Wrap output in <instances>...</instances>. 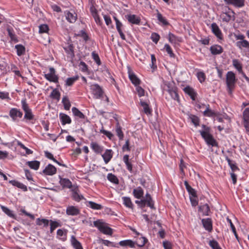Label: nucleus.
<instances>
[{
    "instance_id": "1",
    "label": "nucleus",
    "mask_w": 249,
    "mask_h": 249,
    "mask_svg": "<svg viewBox=\"0 0 249 249\" xmlns=\"http://www.w3.org/2000/svg\"><path fill=\"white\" fill-rule=\"evenodd\" d=\"M201 127L202 129L199 130V132L206 143L213 147H218V142L211 133V128L205 124H202Z\"/></svg>"
},
{
    "instance_id": "2",
    "label": "nucleus",
    "mask_w": 249,
    "mask_h": 249,
    "mask_svg": "<svg viewBox=\"0 0 249 249\" xmlns=\"http://www.w3.org/2000/svg\"><path fill=\"white\" fill-rule=\"evenodd\" d=\"M21 108L24 112V119L29 121L33 120L34 119L35 116L33 113L32 109L27 103L26 98L21 100Z\"/></svg>"
},
{
    "instance_id": "3",
    "label": "nucleus",
    "mask_w": 249,
    "mask_h": 249,
    "mask_svg": "<svg viewBox=\"0 0 249 249\" xmlns=\"http://www.w3.org/2000/svg\"><path fill=\"white\" fill-rule=\"evenodd\" d=\"M237 79H236L235 73L229 71L226 74V85L229 92H231L234 89Z\"/></svg>"
},
{
    "instance_id": "4",
    "label": "nucleus",
    "mask_w": 249,
    "mask_h": 249,
    "mask_svg": "<svg viewBox=\"0 0 249 249\" xmlns=\"http://www.w3.org/2000/svg\"><path fill=\"white\" fill-rule=\"evenodd\" d=\"M93 224L103 233L107 235L112 234V229L109 228L107 223L102 222L100 220L94 221Z\"/></svg>"
},
{
    "instance_id": "5",
    "label": "nucleus",
    "mask_w": 249,
    "mask_h": 249,
    "mask_svg": "<svg viewBox=\"0 0 249 249\" xmlns=\"http://www.w3.org/2000/svg\"><path fill=\"white\" fill-rule=\"evenodd\" d=\"M90 89L92 94L95 99H100L102 97L104 92L101 87L97 84H92Z\"/></svg>"
},
{
    "instance_id": "6",
    "label": "nucleus",
    "mask_w": 249,
    "mask_h": 249,
    "mask_svg": "<svg viewBox=\"0 0 249 249\" xmlns=\"http://www.w3.org/2000/svg\"><path fill=\"white\" fill-rule=\"evenodd\" d=\"M9 115L13 121L17 122L22 117L23 113L20 109L13 107L10 109Z\"/></svg>"
},
{
    "instance_id": "7",
    "label": "nucleus",
    "mask_w": 249,
    "mask_h": 249,
    "mask_svg": "<svg viewBox=\"0 0 249 249\" xmlns=\"http://www.w3.org/2000/svg\"><path fill=\"white\" fill-rule=\"evenodd\" d=\"M235 13L230 9L225 12H222L220 15V18L223 22H229L231 20H235Z\"/></svg>"
},
{
    "instance_id": "8",
    "label": "nucleus",
    "mask_w": 249,
    "mask_h": 249,
    "mask_svg": "<svg viewBox=\"0 0 249 249\" xmlns=\"http://www.w3.org/2000/svg\"><path fill=\"white\" fill-rule=\"evenodd\" d=\"M50 72L44 74V77L50 82L55 83H58V77L55 74V70L53 67L49 68Z\"/></svg>"
},
{
    "instance_id": "9",
    "label": "nucleus",
    "mask_w": 249,
    "mask_h": 249,
    "mask_svg": "<svg viewBox=\"0 0 249 249\" xmlns=\"http://www.w3.org/2000/svg\"><path fill=\"white\" fill-rule=\"evenodd\" d=\"M128 77L131 83L136 87L140 84L141 80L137 75L132 71L130 68L128 70Z\"/></svg>"
},
{
    "instance_id": "10",
    "label": "nucleus",
    "mask_w": 249,
    "mask_h": 249,
    "mask_svg": "<svg viewBox=\"0 0 249 249\" xmlns=\"http://www.w3.org/2000/svg\"><path fill=\"white\" fill-rule=\"evenodd\" d=\"M80 211L77 207L69 206L66 210V213L68 215L77 216L80 214Z\"/></svg>"
},
{
    "instance_id": "11",
    "label": "nucleus",
    "mask_w": 249,
    "mask_h": 249,
    "mask_svg": "<svg viewBox=\"0 0 249 249\" xmlns=\"http://www.w3.org/2000/svg\"><path fill=\"white\" fill-rule=\"evenodd\" d=\"M90 147L96 154H101L104 150V147L95 142H90Z\"/></svg>"
},
{
    "instance_id": "12",
    "label": "nucleus",
    "mask_w": 249,
    "mask_h": 249,
    "mask_svg": "<svg viewBox=\"0 0 249 249\" xmlns=\"http://www.w3.org/2000/svg\"><path fill=\"white\" fill-rule=\"evenodd\" d=\"M203 114L204 116L208 117H217L219 115V113L215 112L214 110H212L210 108V106L209 104L206 105V109L203 112Z\"/></svg>"
},
{
    "instance_id": "13",
    "label": "nucleus",
    "mask_w": 249,
    "mask_h": 249,
    "mask_svg": "<svg viewBox=\"0 0 249 249\" xmlns=\"http://www.w3.org/2000/svg\"><path fill=\"white\" fill-rule=\"evenodd\" d=\"M56 168L52 164H48L43 170L44 174L48 176H53L56 173Z\"/></svg>"
},
{
    "instance_id": "14",
    "label": "nucleus",
    "mask_w": 249,
    "mask_h": 249,
    "mask_svg": "<svg viewBox=\"0 0 249 249\" xmlns=\"http://www.w3.org/2000/svg\"><path fill=\"white\" fill-rule=\"evenodd\" d=\"M183 91L185 93L187 94L192 100L195 101L197 93L195 91L194 89L190 86H186L183 89Z\"/></svg>"
},
{
    "instance_id": "15",
    "label": "nucleus",
    "mask_w": 249,
    "mask_h": 249,
    "mask_svg": "<svg viewBox=\"0 0 249 249\" xmlns=\"http://www.w3.org/2000/svg\"><path fill=\"white\" fill-rule=\"evenodd\" d=\"M202 223L205 229L209 232H211L213 230V223L211 218H208L203 219Z\"/></svg>"
},
{
    "instance_id": "16",
    "label": "nucleus",
    "mask_w": 249,
    "mask_h": 249,
    "mask_svg": "<svg viewBox=\"0 0 249 249\" xmlns=\"http://www.w3.org/2000/svg\"><path fill=\"white\" fill-rule=\"evenodd\" d=\"M236 38L238 40H241V41L237 42V47H249V43L248 41L244 40L245 36L244 35H238L236 36Z\"/></svg>"
},
{
    "instance_id": "17",
    "label": "nucleus",
    "mask_w": 249,
    "mask_h": 249,
    "mask_svg": "<svg viewBox=\"0 0 249 249\" xmlns=\"http://www.w3.org/2000/svg\"><path fill=\"white\" fill-rule=\"evenodd\" d=\"M72 198L73 200L77 202L80 201L81 200L84 199V197L82 195L79 194V189L76 187L72 189Z\"/></svg>"
},
{
    "instance_id": "18",
    "label": "nucleus",
    "mask_w": 249,
    "mask_h": 249,
    "mask_svg": "<svg viewBox=\"0 0 249 249\" xmlns=\"http://www.w3.org/2000/svg\"><path fill=\"white\" fill-rule=\"evenodd\" d=\"M140 105L143 107V111L147 115L152 113V110L149 106V102H146L140 99Z\"/></svg>"
},
{
    "instance_id": "19",
    "label": "nucleus",
    "mask_w": 249,
    "mask_h": 249,
    "mask_svg": "<svg viewBox=\"0 0 249 249\" xmlns=\"http://www.w3.org/2000/svg\"><path fill=\"white\" fill-rule=\"evenodd\" d=\"M113 152L111 149H107L105 153L102 155L105 162L107 164L113 157Z\"/></svg>"
},
{
    "instance_id": "20",
    "label": "nucleus",
    "mask_w": 249,
    "mask_h": 249,
    "mask_svg": "<svg viewBox=\"0 0 249 249\" xmlns=\"http://www.w3.org/2000/svg\"><path fill=\"white\" fill-rule=\"evenodd\" d=\"M125 18L128 21L132 24L138 25L141 22L140 18L135 15H127L125 16Z\"/></svg>"
},
{
    "instance_id": "21",
    "label": "nucleus",
    "mask_w": 249,
    "mask_h": 249,
    "mask_svg": "<svg viewBox=\"0 0 249 249\" xmlns=\"http://www.w3.org/2000/svg\"><path fill=\"white\" fill-rule=\"evenodd\" d=\"M228 4H231L236 7H242L245 5V0H224Z\"/></svg>"
},
{
    "instance_id": "22",
    "label": "nucleus",
    "mask_w": 249,
    "mask_h": 249,
    "mask_svg": "<svg viewBox=\"0 0 249 249\" xmlns=\"http://www.w3.org/2000/svg\"><path fill=\"white\" fill-rule=\"evenodd\" d=\"M66 19L70 23H74L77 19V14L74 12L66 11Z\"/></svg>"
},
{
    "instance_id": "23",
    "label": "nucleus",
    "mask_w": 249,
    "mask_h": 249,
    "mask_svg": "<svg viewBox=\"0 0 249 249\" xmlns=\"http://www.w3.org/2000/svg\"><path fill=\"white\" fill-rule=\"evenodd\" d=\"M211 29L213 33L216 36L217 38L222 39V34L216 23H213L211 24Z\"/></svg>"
},
{
    "instance_id": "24",
    "label": "nucleus",
    "mask_w": 249,
    "mask_h": 249,
    "mask_svg": "<svg viewBox=\"0 0 249 249\" xmlns=\"http://www.w3.org/2000/svg\"><path fill=\"white\" fill-rule=\"evenodd\" d=\"M9 183L15 187L21 189L24 192L28 191L27 186L24 184L16 180H11L9 181Z\"/></svg>"
},
{
    "instance_id": "25",
    "label": "nucleus",
    "mask_w": 249,
    "mask_h": 249,
    "mask_svg": "<svg viewBox=\"0 0 249 249\" xmlns=\"http://www.w3.org/2000/svg\"><path fill=\"white\" fill-rule=\"evenodd\" d=\"M71 243L74 249H83L81 243L77 240L74 235H72L70 239Z\"/></svg>"
},
{
    "instance_id": "26",
    "label": "nucleus",
    "mask_w": 249,
    "mask_h": 249,
    "mask_svg": "<svg viewBox=\"0 0 249 249\" xmlns=\"http://www.w3.org/2000/svg\"><path fill=\"white\" fill-rule=\"evenodd\" d=\"M59 183L63 188H71L72 187V183L68 178H61Z\"/></svg>"
},
{
    "instance_id": "27",
    "label": "nucleus",
    "mask_w": 249,
    "mask_h": 249,
    "mask_svg": "<svg viewBox=\"0 0 249 249\" xmlns=\"http://www.w3.org/2000/svg\"><path fill=\"white\" fill-rule=\"evenodd\" d=\"M123 204L127 208L133 209V204L132 202L131 198L129 197L123 196L122 197Z\"/></svg>"
},
{
    "instance_id": "28",
    "label": "nucleus",
    "mask_w": 249,
    "mask_h": 249,
    "mask_svg": "<svg viewBox=\"0 0 249 249\" xmlns=\"http://www.w3.org/2000/svg\"><path fill=\"white\" fill-rule=\"evenodd\" d=\"M143 190L141 187H138L133 191L134 196L138 199L141 198L143 196Z\"/></svg>"
},
{
    "instance_id": "29",
    "label": "nucleus",
    "mask_w": 249,
    "mask_h": 249,
    "mask_svg": "<svg viewBox=\"0 0 249 249\" xmlns=\"http://www.w3.org/2000/svg\"><path fill=\"white\" fill-rule=\"evenodd\" d=\"M168 39L171 43L175 45H178V42L181 41V38L177 37L171 33L169 34Z\"/></svg>"
},
{
    "instance_id": "30",
    "label": "nucleus",
    "mask_w": 249,
    "mask_h": 249,
    "mask_svg": "<svg viewBox=\"0 0 249 249\" xmlns=\"http://www.w3.org/2000/svg\"><path fill=\"white\" fill-rule=\"evenodd\" d=\"M115 131L116 133V135L119 138L120 141H122L123 140L124 137V133L122 131V128L120 125L119 123L118 122L116 124V129Z\"/></svg>"
},
{
    "instance_id": "31",
    "label": "nucleus",
    "mask_w": 249,
    "mask_h": 249,
    "mask_svg": "<svg viewBox=\"0 0 249 249\" xmlns=\"http://www.w3.org/2000/svg\"><path fill=\"white\" fill-rule=\"evenodd\" d=\"M60 118L61 120V124L63 125L66 124H70L71 122V120L70 116L65 114L61 113L60 114Z\"/></svg>"
},
{
    "instance_id": "32",
    "label": "nucleus",
    "mask_w": 249,
    "mask_h": 249,
    "mask_svg": "<svg viewBox=\"0 0 249 249\" xmlns=\"http://www.w3.org/2000/svg\"><path fill=\"white\" fill-rule=\"evenodd\" d=\"M186 189L190 195V196L196 197V191L188 183L187 181H184Z\"/></svg>"
},
{
    "instance_id": "33",
    "label": "nucleus",
    "mask_w": 249,
    "mask_h": 249,
    "mask_svg": "<svg viewBox=\"0 0 249 249\" xmlns=\"http://www.w3.org/2000/svg\"><path fill=\"white\" fill-rule=\"evenodd\" d=\"M199 211L201 212L203 215H209L210 213V209L207 204L199 206Z\"/></svg>"
},
{
    "instance_id": "34",
    "label": "nucleus",
    "mask_w": 249,
    "mask_h": 249,
    "mask_svg": "<svg viewBox=\"0 0 249 249\" xmlns=\"http://www.w3.org/2000/svg\"><path fill=\"white\" fill-rule=\"evenodd\" d=\"M119 245L122 247H129L133 248H135V243L130 240H125L120 241Z\"/></svg>"
},
{
    "instance_id": "35",
    "label": "nucleus",
    "mask_w": 249,
    "mask_h": 249,
    "mask_svg": "<svg viewBox=\"0 0 249 249\" xmlns=\"http://www.w3.org/2000/svg\"><path fill=\"white\" fill-rule=\"evenodd\" d=\"M123 161L125 163L127 169L130 172H132V165L131 162L129 161V156L128 155H125L123 157Z\"/></svg>"
},
{
    "instance_id": "36",
    "label": "nucleus",
    "mask_w": 249,
    "mask_h": 249,
    "mask_svg": "<svg viewBox=\"0 0 249 249\" xmlns=\"http://www.w3.org/2000/svg\"><path fill=\"white\" fill-rule=\"evenodd\" d=\"M27 164L32 169L37 170L40 166V162L37 160L29 161L27 162Z\"/></svg>"
},
{
    "instance_id": "37",
    "label": "nucleus",
    "mask_w": 249,
    "mask_h": 249,
    "mask_svg": "<svg viewBox=\"0 0 249 249\" xmlns=\"http://www.w3.org/2000/svg\"><path fill=\"white\" fill-rule=\"evenodd\" d=\"M178 89L177 87L175 89L171 90V91H168V93L170 95L171 98L175 101H177L178 102H179V97L178 94Z\"/></svg>"
},
{
    "instance_id": "38",
    "label": "nucleus",
    "mask_w": 249,
    "mask_h": 249,
    "mask_svg": "<svg viewBox=\"0 0 249 249\" xmlns=\"http://www.w3.org/2000/svg\"><path fill=\"white\" fill-rule=\"evenodd\" d=\"M189 119L196 127L199 125L200 119L196 115L190 114L189 115Z\"/></svg>"
},
{
    "instance_id": "39",
    "label": "nucleus",
    "mask_w": 249,
    "mask_h": 249,
    "mask_svg": "<svg viewBox=\"0 0 249 249\" xmlns=\"http://www.w3.org/2000/svg\"><path fill=\"white\" fill-rule=\"evenodd\" d=\"M71 111L74 116L78 117V118H85V115L82 112H81L77 108L75 107H73L71 109Z\"/></svg>"
},
{
    "instance_id": "40",
    "label": "nucleus",
    "mask_w": 249,
    "mask_h": 249,
    "mask_svg": "<svg viewBox=\"0 0 249 249\" xmlns=\"http://www.w3.org/2000/svg\"><path fill=\"white\" fill-rule=\"evenodd\" d=\"M225 159L228 163L229 165L230 166L231 169L233 172H234L237 170H239V168L236 165L235 163L231 160L228 156L225 157Z\"/></svg>"
},
{
    "instance_id": "41",
    "label": "nucleus",
    "mask_w": 249,
    "mask_h": 249,
    "mask_svg": "<svg viewBox=\"0 0 249 249\" xmlns=\"http://www.w3.org/2000/svg\"><path fill=\"white\" fill-rule=\"evenodd\" d=\"M107 179L111 183L115 184H118L119 180L117 177L112 173H108L107 175Z\"/></svg>"
},
{
    "instance_id": "42",
    "label": "nucleus",
    "mask_w": 249,
    "mask_h": 249,
    "mask_svg": "<svg viewBox=\"0 0 249 249\" xmlns=\"http://www.w3.org/2000/svg\"><path fill=\"white\" fill-rule=\"evenodd\" d=\"M145 205H147L148 207H149L151 209L154 208V203L151 197V196L149 194H147L146 195V198L145 199Z\"/></svg>"
},
{
    "instance_id": "43",
    "label": "nucleus",
    "mask_w": 249,
    "mask_h": 249,
    "mask_svg": "<svg viewBox=\"0 0 249 249\" xmlns=\"http://www.w3.org/2000/svg\"><path fill=\"white\" fill-rule=\"evenodd\" d=\"M50 220L45 218H38L36 219V224L38 226L43 225L44 227H46L48 226Z\"/></svg>"
},
{
    "instance_id": "44",
    "label": "nucleus",
    "mask_w": 249,
    "mask_h": 249,
    "mask_svg": "<svg viewBox=\"0 0 249 249\" xmlns=\"http://www.w3.org/2000/svg\"><path fill=\"white\" fill-rule=\"evenodd\" d=\"M49 223H50V233H52L53 232V231L55 230L56 228L61 226L60 223L56 221L50 220Z\"/></svg>"
},
{
    "instance_id": "45",
    "label": "nucleus",
    "mask_w": 249,
    "mask_h": 249,
    "mask_svg": "<svg viewBox=\"0 0 249 249\" xmlns=\"http://www.w3.org/2000/svg\"><path fill=\"white\" fill-rule=\"evenodd\" d=\"M7 31L8 32V36L10 37L11 41L15 43L17 42L18 39L13 30L12 29H10V28H8Z\"/></svg>"
},
{
    "instance_id": "46",
    "label": "nucleus",
    "mask_w": 249,
    "mask_h": 249,
    "mask_svg": "<svg viewBox=\"0 0 249 249\" xmlns=\"http://www.w3.org/2000/svg\"><path fill=\"white\" fill-rule=\"evenodd\" d=\"M87 206L94 210H101L103 208L101 205L93 201H89Z\"/></svg>"
},
{
    "instance_id": "47",
    "label": "nucleus",
    "mask_w": 249,
    "mask_h": 249,
    "mask_svg": "<svg viewBox=\"0 0 249 249\" xmlns=\"http://www.w3.org/2000/svg\"><path fill=\"white\" fill-rule=\"evenodd\" d=\"M164 85L166 87L165 90L167 92L171 91V90H172L177 88L175 83L174 82H166L165 83Z\"/></svg>"
},
{
    "instance_id": "48",
    "label": "nucleus",
    "mask_w": 249,
    "mask_h": 249,
    "mask_svg": "<svg viewBox=\"0 0 249 249\" xmlns=\"http://www.w3.org/2000/svg\"><path fill=\"white\" fill-rule=\"evenodd\" d=\"M232 65L234 67L237 69V70L239 72H241L242 71V66L241 63L239 62V61L237 59H233L232 60Z\"/></svg>"
},
{
    "instance_id": "49",
    "label": "nucleus",
    "mask_w": 249,
    "mask_h": 249,
    "mask_svg": "<svg viewBox=\"0 0 249 249\" xmlns=\"http://www.w3.org/2000/svg\"><path fill=\"white\" fill-rule=\"evenodd\" d=\"M62 102L64 105L65 109L69 110L71 107V105L69 99L65 96L63 98Z\"/></svg>"
},
{
    "instance_id": "50",
    "label": "nucleus",
    "mask_w": 249,
    "mask_h": 249,
    "mask_svg": "<svg viewBox=\"0 0 249 249\" xmlns=\"http://www.w3.org/2000/svg\"><path fill=\"white\" fill-rule=\"evenodd\" d=\"M79 77L78 76H76L73 77H70L67 79L66 81V86H72L74 83L78 80Z\"/></svg>"
},
{
    "instance_id": "51",
    "label": "nucleus",
    "mask_w": 249,
    "mask_h": 249,
    "mask_svg": "<svg viewBox=\"0 0 249 249\" xmlns=\"http://www.w3.org/2000/svg\"><path fill=\"white\" fill-rule=\"evenodd\" d=\"M57 235L59 237H61L63 241H65L66 240L67 236V230H63L62 229H58L57 231Z\"/></svg>"
},
{
    "instance_id": "52",
    "label": "nucleus",
    "mask_w": 249,
    "mask_h": 249,
    "mask_svg": "<svg viewBox=\"0 0 249 249\" xmlns=\"http://www.w3.org/2000/svg\"><path fill=\"white\" fill-rule=\"evenodd\" d=\"M227 221L230 224V227L232 230V231L234 233L236 238L238 240V234L236 232L235 227L234 225H233V224L232 223L231 220L228 217H227Z\"/></svg>"
},
{
    "instance_id": "53",
    "label": "nucleus",
    "mask_w": 249,
    "mask_h": 249,
    "mask_svg": "<svg viewBox=\"0 0 249 249\" xmlns=\"http://www.w3.org/2000/svg\"><path fill=\"white\" fill-rule=\"evenodd\" d=\"M1 209L4 213H5L10 217L14 218L15 217V215L14 214L13 212L7 207L4 206H1Z\"/></svg>"
},
{
    "instance_id": "54",
    "label": "nucleus",
    "mask_w": 249,
    "mask_h": 249,
    "mask_svg": "<svg viewBox=\"0 0 249 249\" xmlns=\"http://www.w3.org/2000/svg\"><path fill=\"white\" fill-rule=\"evenodd\" d=\"M147 241L148 240L145 237L142 236L137 239L136 244L139 247H143Z\"/></svg>"
},
{
    "instance_id": "55",
    "label": "nucleus",
    "mask_w": 249,
    "mask_h": 249,
    "mask_svg": "<svg viewBox=\"0 0 249 249\" xmlns=\"http://www.w3.org/2000/svg\"><path fill=\"white\" fill-rule=\"evenodd\" d=\"M209 245L213 249H222L216 240H212L210 241Z\"/></svg>"
},
{
    "instance_id": "56",
    "label": "nucleus",
    "mask_w": 249,
    "mask_h": 249,
    "mask_svg": "<svg viewBox=\"0 0 249 249\" xmlns=\"http://www.w3.org/2000/svg\"><path fill=\"white\" fill-rule=\"evenodd\" d=\"M60 93L56 89H54L51 93V97L53 99L59 100L60 99Z\"/></svg>"
},
{
    "instance_id": "57",
    "label": "nucleus",
    "mask_w": 249,
    "mask_h": 249,
    "mask_svg": "<svg viewBox=\"0 0 249 249\" xmlns=\"http://www.w3.org/2000/svg\"><path fill=\"white\" fill-rule=\"evenodd\" d=\"M18 146L25 150L26 153L28 155L32 154L33 151L26 147L21 142L18 141L17 142Z\"/></svg>"
},
{
    "instance_id": "58",
    "label": "nucleus",
    "mask_w": 249,
    "mask_h": 249,
    "mask_svg": "<svg viewBox=\"0 0 249 249\" xmlns=\"http://www.w3.org/2000/svg\"><path fill=\"white\" fill-rule=\"evenodd\" d=\"M197 77L199 81L202 83L204 82L206 79L205 74L203 71H199L196 74Z\"/></svg>"
},
{
    "instance_id": "59",
    "label": "nucleus",
    "mask_w": 249,
    "mask_h": 249,
    "mask_svg": "<svg viewBox=\"0 0 249 249\" xmlns=\"http://www.w3.org/2000/svg\"><path fill=\"white\" fill-rule=\"evenodd\" d=\"M79 69L83 72L88 71V65L83 61H81L78 65Z\"/></svg>"
},
{
    "instance_id": "60",
    "label": "nucleus",
    "mask_w": 249,
    "mask_h": 249,
    "mask_svg": "<svg viewBox=\"0 0 249 249\" xmlns=\"http://www.w3.org/2000/svg\"><path fill=\"white\" fill-rule=\"evenodd\" d=\"M157 18L158 20L162 23L164 25H168V22L166 20V19L162 16V15L158 12L157 14Z\"/></svg>"
},
{
    "instance_id": "61",
    "label": "nucleus",
    "mask_w": 249,
    "mask_h": 249,
    "mask_svg": "<svg viewBox=\"0 0 249 249\" xmlns=\"http://www.w3.org/2000/svg\"><path fill=\"white\" fill-rule=\"evenodd\" d=\"M92 57L98 66L101 65V62L100 57L97 53L93 52L92 53Z\"/></svg>"
},
{
    "instance_id": "62",
    "label": "nucleus",
    "mask_w": 249,
    "mask_h": 249,
    "mask_svg": "<svg viewBox=\"0 0 249 249\" xmlns=\"http://www.w3.org/2000/svg\"><path fill=\"white\" fill-rule=\"evenodd\" d=\"M0 98L2 100H11L9 96V93L6 91H0Z\"/></svg>"
},
{
    "instance_id": "63",
    "label": "nucleus",
    "mask_w": 249,
    "mask_h": 249,
    "mask_svg": "<svg viewBox=\"0 0 249 249\" xmlns=\"http://www.w3.org/2000/svg\"><path fill=\"white\" fill-rule=\"evenodd\" d=\"M210 50L211 53L214 55L220 54L223 52L222 48H219L218 49L217 48H210Z\"/></svg>"
},
{
    "instance_id": "64",
    "label": "nucleus",
    "mask_w": 249,
    "mask_h": 249,
    "mask_svg": "<svg viewBox=\"0 0 249 249\" xmlns=\"http://www.w3.org/2000/svg\"><path fill=\"white\" fill-rule=\"evenodd\" d=\"M243 120L244 121H249V108H246L243 112Z\"/></svg>"
}]
</instances>
